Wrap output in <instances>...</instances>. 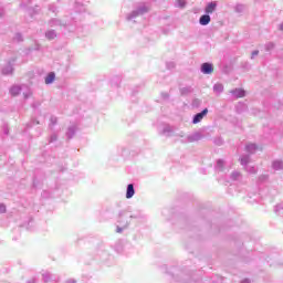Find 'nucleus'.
<instances>
[{
	"instance_id": "nucleus-1",
	"label": "nucleus",
	"mask_w": 283,
	"mask_h": 283,
	"mask_svg": "<svg viewBox=\"0 0 283 283\" xmlns=\"http://www.w3.org/2000/svg\"><path fill=\"white\" fill-rule=\"evenodd\" d=\"M164 271H166L167 275H170L171 280L174 282H179V283H202V279L196 277V274H186L182 272V270L172 266L167 268V265L163 266Z\"/></svg>"
},
{
	"instance_id": "nucleus-2",
	"label": "nucleus",
	"mask_w": 283,
	"mask_h": 283,
	"mask_svg": "<svg viewBox=\"0 0 283 283\" xmlns=\"http://www.w3.org/2000/svg\"><path fill=\"white\" fill-rule=\"evenodd\" d=\"M116 223H117L116 233H123L125 229L129 228V224H132V217L129 216V207L118 212Z\"/></svg>"
},
{
	"instance_id": "nucleus-3",
	"label": "nucleus",
	"mask_w": 283,
	"mask_h": 283,
	"mask_svg": "<svg viewBox=\"0 0 283 283\" xmlns=\"http://www.w3.org/2000/svg\"><path fill=\"white\" fill-rule=\"evenodd\" d=\"M149 12V7L147 4L140 3L139 6L136 7L135 10L126 14V21H134V19H138V17H143L144 14H147Z\"/></svg>"
},
{
	"instance_id": "nucleus-4",
	"label": "nucleus",
	"mask_w": 283,
	"mask_h": 283,
	"mask_svg": "<svg viewBox=\"0 0 283 283\" xmlns=\"http://www.w3.org/2000/svg\"><path fill=\"white\" fill-rule=\"evenodd\" d=\"M30 3H32V0H23L20 3V8H22L23 10H27V14H29V17L34 18L36 17V14H39L41 8H39V6H35L34 8L32 7H28L30 6Z\"/></svg>"
},
{
	"instance_id": "nucleus-5",
	"label": "nucleus",
	"mask_w": 283,
	"mask_h": 283,
	"mask_svg": "<svg viewBox=\"0 0 283 283\" xmlns=\"http://www.w3.org/2000/svg\"><path fill=\"white\" fill-rule=\"evenodd\" d=\"M14 63H17V57H11L7 65L2 67L3 76H11L14 74Z\"/></svg>"
},
{
	"instance_id": "nucleus-6",
	"label": "nucleus",
	"mask_w": 283,
	"mask_h": 283,
	"mask_svg": "<svg viewBox=\"0 0 283 283\" xmlns=\"http://www.w3.org/2000/svg\"><path fill=\"white\" fill-rule=\"evenodd\" d=\"M69 25H72V23L66 20H61L57 18H52L51 20H49L50 28H69Z\"/></svg>"
},
{
	"instance_id": "nucleus-7",
	"label": "nucleus",
	"mask_w": 283,
	"mask_h": 283,
	"mask_svg": "<svg viewBox=\"0 0 283 283\" xmlns=\"http://www.w3.org/2000/svg\"><path fill=\"white\" fill-rule=\"evenodd\" d=\"M95 251H96V255H98L101 260H107V258L109 256V252L107 251V245L103 242L96 247Z\"/></svg>"
},
{
	"instance_id": "nucleus-8",
	"label": "nucleus",
	"mask_w": 283,
	"mask_h": 283,
	"mask_svg": "<svg viewBox=\"0 0 283 283\" xmlns=\"http://www.w3.org/2000/svg\"><path fill=\"white\" fill-rule=\"evenodd\" d=\"M207 114H209V108H203L201 112L196 113L192 116V125H198V123H202V119L205 118V116H207Z\"/></svg>"
},
{
	"instance_id": "nucleus-9",
	"label": "nucleus",
	"mask_w": 283,
	"mask_h": 283,
	"mask_svg": "<svg viewBox=\"0 0 283 283\" xmlns=\"http://www.w3.org/2000/svg\"><path fill=\"white\" fill-rule=\"evenodd\" d=\"M201 74H213V63L211 62H203L200 65Z\"/></svg>"
},
{
	"instance_id": "nucleus-10",
	"label": "nucleus",
	"mask_w": 283,
	"mask_h": 283,
	"mask_svg": "<svg viewBox=\"0 0 283 283\" xmlns=\"http://www.w3.org/2000/svg\"><path fill=\"white\" fill-rule=\"evenodd\" d=\"M130 220H145V213L142 210H132L129 207Z\"/></svg>"
},
{
	"instance_id": "nucleus-11",
	"label": "nucleus",
	"mask_w": 283,
	"mask_h": 283,
	"mask_svg": "<svg viewBox=\"0 0 283 283\" xmlns=\"http://www.w3.org/2000/svg\"><path fill=\"white\" fill-rule=\"evenodd\" d=\"M205 136L200 132H195L187 136L188 143H198V140H202Z\"/></svg>"
},
{
	"instance_id": "nucleus-12",
	"label": "nucleus",
	"mask_w": 283,
	"mask_h": 283,
	"mask_svg": "<svg viewBox=\"0 0 283 283\" xmlns=\"http://www.w3.org/2000/svg\"><path fill=\"white\" fill-rule=\"evenodd\" d=\"M230 94H232L233 98H244L247 91L244 88H233L230 91Z\"/></svg>"
},
{
	"instance_id": "nucleus-13",
	"label": "nucleus",
	"mask_w": 283,
	"mask_h": 283,
	"mask_svg": "<svg viewBox=\"0 0 283 283\" xmlns=\"http://www.w3.org/2000/svg\"><path fill=\"white\" fill-rule=\"evenodd\" d=\"M217 8H218V2H216V1L208 2L205 8V13L213 14V12H216Z\"/></svg>"
},
{
	"instance_id": "nucleus-14",
	"label": "nucleus",
	"mask_w": 283,
	"mask_h": 283,
	"mask_svg": "<svg viewBox=\"0 0 283 283\" xmlns=\"http://www.w3.org/2000/svg\"><path fill=\"white\" fill-rule=\"evenodd\" d=\"M136 196V188H134V184H128L126 187V198L127 200H132Z\"/></svg>"
},
{
	"instance_id": "nucleus-15",
	"label": "nucleus",
	"mask_w": 283,
	"mask_h": 283,
	"mask_svg": "<svg viewBox=\"0 0 283 283\" xmlns=\"http://www.w3.org/2000/svg\"><path fill=\"white\" fill-rule=\"evenodd\" d=\"M43 282H59V277L50 272L42 274Z\"/></svg>"
},
{
	"instance_id": "nucleus-16",
	"label": "nucleus",
	"mask_w": 283,
	"mask_h": 283,
	"mask_svg": "<svg viewBox=\"0 0 283 283\" xmlns=\"http://www.w3.org/2000/svg\"><path fill=\"white\" fill-rule=\"evenodd\" d=\"M65 135H66L67 140H72V138H74V136H76V126H74V125L69 126Z\"/></svg>"
},
{
	"instance_id": "nucleus-17",
	"label": "nucleus",
	"mask_w": 283,
	"mask_h": 283,
	"mask_svg": "<svg viewBox=\"0 0 283 283\" xmlns=\"http://www.w3.org/2000/svg\"><path fill=\"white\" fill-rule=\"evenodd\" d=\"M200 25H209L211 23V15L205 13L199 18Z\"/></svg>"
},
{
	"instance_id": "nucleus-18",
	"label": "nucleus",
	"mask_w": 283,
	"mask_h": 283,
	"mask_svg": "<svg viewBox=\"0 0 283 283\" xmlns=\"http://www.w3.org/2000/svg\"><path fill=\"white\" fill-rule=\"evenodd\" d=\"M54 81H56V74L54 72H50L49 74H46L44 78L45 85H52Z\"/></svg>"
},
{
	"instance_id": "nucleus-19",
	"label": "nucleus",
	"mask_w": 283,
	"mask_h": 283,
	"mask_svg": "<svg viewBox=\"0 0 283 283\" xmlns=\"http://www.w3.org/2000/svg\"><path fill=\"white\" fill-rule=\"evenodd\" d=\"M272 169H274V171H282L283 161L281 159L273 160L272 161Z\"/></svg>"
},
{
	"instance_id": "nucleus-20",
	"label": "nucleus",
	"mask_w": 283,
	"mask_h": 283,
	"mask_svg": "<svg viewBox=\"0 0 283 283\" xmlns=\"http://www.w3.org/2000/svg\"><path fill=\"white\" fill-rule=\"evenodd\" d=\"M181 96H189V94H193V88L191 86H184L179 88Z\"/></svg>"
},
{
	"instance_id": "nucleus-21",
	"label": "nucleus",
	"mask_w": 283,
	"mask_h": 283,
	"mask_svg": "<svg viewBox=\"0 0 283 283\" xmlns=\"http://www.w3.org/2000/svg\"><path fill=\"white\" fill-rule=\"evenodd\" d=\"M21 86L19 85H12L9 90V93L11 94V96H19V94H21Z\"/></svg>"
},
{
	"instance_id": "nucleus-22",
	"label": "nucleus",
	"mask_w": 283,
	"mask_h": 283,
	"mask_svg": "<svg viewBox=\"0 0 283 283\" xmlns=\"http://www.w3.org/2000/svg\"><path fill=\"white\" fill-rule=\"evenodd\" d=\"M239 160L242 167H248L249 163H251V155H243L239 158Z\"/></svg>"
},
{
	"instance_id": "nucleus-23",
	"label": "nucleus",
	"mask_w": 283,
	"mask_h": 283,
	"mask_svg": "<svg viewBox=\"0 0 283 283\" xmlns=\"http://www.w3.org/2000/svg\"><path fill=\"white\" fill-rule=\"evenodd\" d=\"M56 36H57V34L54 29L48 30L45 32V39H48V41H54V39H56Z\"/></svg>"
},
{
	"instance_id": "nucleus-24",
	"label": "nucleus",
	"mask_w": 283,
	"mask_h": 283,
	"mask_svg": "<svg viewBox=\"0 0 283 283\" xmlns=\"http://www.w3.org/2000/svg\"><path fill=\"white\" fill-rule=\"evenodd\" d=\"M161 134H164V136H174V127L171 125H165Z\"/></svg>"
},
{
	"instance_id": "nucleus-25",
	"label": "nucleus",
	"mask_w": 283,
	"mask_h": 283,
	"mask_svg": "<svg viewBox=\"0 0 283 283\" xmlns=\"http://www.w3.org/2000/svg\"><path fill=\"white\" fill-rule=\"evenodd\" d=\"M214 94H222V92H224V85L222 83H216L212 87Z\"/></svg>"
},
{
	"instance_id": "nucleus-26",
	"label": "nucleus",
	"mask_w": 283,
	"mask_h": 283,
	"mask_svg": "<svg viewBox=\"0 0 283 283\" xmlns=\"http://www.w3.org/2000/svg\"><path fill=\"white\" fill-rule=\"evenodd\" d=\"M75 12H85V4L81 0L75 1Z\"/></svg>"
},
{
	"instance_id": "nucleus-27",
	"label": "nucleus",
	"mask_w": 283,
	"mask_h": 283,
	"mask_svg": "<svg viewBox=\"0 0 283 283\" xmlns=\"http://www.w3.org/2000/svg\"><path fill=\"white\" fill-rule=\"evenodd\" d=\"M214 170L218 172L224 171V159H218L214 166Z\"/></svg>"
},
{
	"instance_id": "nucleus-28",
	"label": "nucleus",
	"mask_w": 283,
	"mask_h": 283,
	"mask_svg": "<svg viewBox=\"0 0 283 283\" xmlns=\"http://www.w3.org/2000/svg\"><path fill=\"white\" fill-rule=\"evenodd\" d=\"M245 151L248 154H255V151H258V144H248V145H245Z\"/></svg>"
},
{
	"instance_id": "nucleus-29",
	"label": "nucleus",
	"mask_w": 283,
	"mask_h": 283,
	"mask_svg": "<svg viewBox=\"0 0 283 283\" xmlns=\"http://www.w3.org/2000/svg\"><path fill=\"white\" fill-rule=\"evenodd\" d=\"M101 216L104 220H108V218H112V216H114V211L106 209L101 212Z\"/></svg>"
},
{
	"instance_id": "nucleus-30",
	"label": "nucleus",
	"mask_w": 283,
	"mask_h": 283,
	"mask_svg": "<svg viewBox=\"0 0 283 283\" xmlns=\"http://www.w3.org/2000/svg\"><path fill=\"white\" fill-rule=\"evenodd\" d=\"M244 4L242 3H237L234 6V12H237V14H242L244 12Z\"/></svg>"
},
{
	"instance_id": "nucleus-31",
	"label": "nucleus",
	"mask_w": 283,
	"mask_h": 283,
	"mask_svg": "<svg viewBox=\"0 0 283 283\" xmlns=\"http://www.w3.org/2000/svg\"><path fill=\"white\" fill-rule=\"evenodd\" d=\"M34 125H40V123L35 118H32L30 120V123L27 124L25 132H28V129H32V127H34Z\"/></svg>"
},
{
	"instance_id": "nucleus-32",
	"label": "nucleus",
	"mask_w": 283,
	"mask_h": 283,
	"mask_svg": "<svg viewBox=\"0 0 283 283\" xmlns=\"http://www.w3.org/2000/svg\"><path fill=\"white\" fill-rule=\"evenodd\" d=\"M268 180H269V175H261L259 176L256 184L264 185V182H266Z\"/></svg>"
},
{
	"instance_id": "nucleus-33",
	"label": "nucleus",
	"mask_w": 283,
	"mask_h": 283,
	"mask_svg": "<svg viewBox=\"0 0 283 283\" xmlns=\"http://www.w3.org/2000/svg\"><path fill=\"white\" fill-rule=\"evenodd\" d=\"M49 12H53V14H59V7H56V4L54 3L49 4Z\"/></svg>"
},
{
	"instance_id": "nucleus-34",
	"label": "nucleus",
	"mask_w": 283,
	"mask_h": 283,
	"mask_svg": "<svg viewBox=\"0 0 283 283\" xmlns=\"http://www.w3.org/2000/svg\"><path fill=\"white\" fill-rule=\"evenodd\" d=\"M272 50H275V43L273 42L265 43V52H272Z\"/></svg>"
},
{
	"instance_id": "nucleus-35",
	"label": "nucleus",
	"mask_w": 283,
	"mask_h": 283,
	"mask_svg": "<svg viewBox=\"0 0 283 283\" xmlns=\"http://www.w3.org/2000/svg\"><path fill=\"white\" fill-rule=\"evenodd\" d=\"M244 109H247V104L239 103V105L237 106V113L242 114V112H244Z\"/></svg>"
},
{
	"instance_id": "nucleus-36",
	"label": "nucleus",
	"mask_w": 283,
	"mask_h": 283,
	"mask_svg": "<svg viewBox=\"0 0 283 283\" xmlns=\"http://www.w3.org/2000/svg\"><path fill=\"white\" fill-rule=\"evenodd\" d=\"M56 123H59V118L54 115H52L50 117V128L52 129V127H54V125H56Z\"/></svg>"
},
{
	"instance_id": "nucleus-37",
	"label": "nucleus",
	"mask_w": 283,
	"mask_h": 283,
	"mask_svg": "<svg viewBox=\"0 0 283 283\" xmlns=\"http://www.w3.org/2000/svg\"><path fill=\"white\" fill-rule=\"evenodd\" d=\"M56 140H59V135H56V133H53V134L49 137V145H52V143H56Z\"/></svg>"
},
{
	"instance_id": "nucleus-38",
	"label": "nucleus",
	"mask_w": 283,
	"mask_h": 283,
	"mask_svg": "<svg viewBox=\"0 0 283 283\" xmlns=\"http://www.w3.org/2000/svg\"><path fill=\"white\" fill-rule=\"evenodd\" d=\"M112 85H114L115 87H119L120 85V77L119 76H115L112 81H111Z\"/></svg>"
},
{
	"instance_id": "nucleus-39",
	"label": "nucleus",
	"mask_w": 283,
	"mask_h": 283,
	"mask_svg": "<svg viewBox=\"0 0 283 283\" xmlns=\"http://www.w3.org/2000/svg\"><path fill=\"white\" fill-rule=\"evenodd\" d=\"M245 171H248V174H258V169H255L254 166H245Z\"/></svg>"
},
{
	"instance_id": "nucleus-40",
	"label": "nucleus",
	"mask_w": 283,
	"mask_h": 283,
	"mask_svg": "<svg viewBox=\"0 0 283 283\" xmlns=\"http://www.w3.org/2000/svg\"><path fill=\"white\" fill-rule=\"evenodd\" d=\"M14 41H17L18 43H21V42H23V34H21V32H18V33H15V35H14Z\"/></svg>"
},
{
	"instance_id": "nucleus-41",
	"label": "nucleus",
	"mask_w": 283,
	"mask_h": 283,
	"mask_svg": "<svg viewBox=\"0 0 283 283\" xmlns=\"http://www.w3.org/2000/svg\"><path fill=\"white\" fill-rule=\"evenodd\" d=\"M240 176H242L240 174V171H233L230 176L231 180H239L240 179Z\"/></svg>"
},
{
	"instance_id": "nucleus-42",
	"label": "nucleus",
	"mask_w": 283,
	"mask_h": 283,
	"mask_svg": "<svg viewBox=\"0 0 283 283\" xmlns=\"http://www.w3.org/2000/svg\"><path fill=\"white\" fill-rule=\"evenodd\" d=\"M0 213H8V207L6 203H0Z\"/></svg>"
},
{
	"instance_id": "nucleus-43",
	"label": "nucleus",
	"mask_w": 283,
	"mask_h": 283,
	"mask_svg": "<svg viewBox=\"0 0 283 283\" xmlns=\"http://www.w3.org/2000/svg\"><path fill=\"white\" fill-rule=\"evenodd\" d=\"M178 8H185L187 6V0H177Z\"/></svg>"
},
{
	"instance_id": "nucleus-44",
	"label": "nucleus",
	"mask_w": 283,
	"mask_h": 283,
	"mask_svg": "<svg viewBox=\"0 0 283 283\" xmlns=\"http://www.w3.org/2000/svg\"><path fill=\"white\" fill-rule=\"evenodd\" d=\"M166 67H167V70H174V67H176V63H174V62H167V63H166Z\"/></svg>"
},
{
	"instance_id": "nucleus-45",
	"label": "nucleus",
	"mask_w": 283,
	"mask_h": 283,
	"mask_svg": "<svg viewBox=\"0 0 283 283\" xmlns=\"http://www.w3.org/2000/svg\"><path fill=\"white\" fill-rule=\"evenodd\" d=\"M39 187V179L36 177H33L32 188L36 189Z\"/></svg>"
},
{
	"instance_id": "nucleus-46",
	"label": "nucleus",
	"mask_w": 283,
	"mask_h": 283,
	"mask_svg": "<svg viewBox=\"0 0 283 283\" xmlns=\"http://www.w3.org/2000/svg\"><path fill=\"white\" fill-rule=\"evenodd\" d=\"M161 98H163V101H169V93L163 92L161 93Z\"/></svg>"
},
{
	"instance_id": "nucleus-47",
	"label": "nucleus",
	"mask_w": 283,
	"mask_h": 283,
	"mask_svg": "<svg viewBox=\"0 0 283 283\" xmlns=\"http://www.w3.org/2000/svg\"><path fill=\"white\" fill-rule=\"evenodd\" d=\"M192 107H200V99L195 98V99L192 101Z\"/></svg>"
},
{
	"instance_id": "nucleus-48",
	"label": "nucleus",
	"mask_w": 283,
	"mask_h": 283,
	"mask_svg": "<svg viewBox=\"0 0 283 283\" xmlns=\"http://www.w3.org/2000/svg\"><path fill=\"white\" fill-rule=\"evenodd\" d=\"M2 130H3L4 136H8L10 134V128H8V126H6V125L3 126Z\"/></svg>"
},
{
	"instance_id": "nucleus-49",
	"label": "nucleus",
	"mask_w": 283,
	"mask_h": 283,
	"mask_svg": "<svg viewBox=\"0 0 283 283\" xmlns=\"http://www.w3.org/2000/svg\"><path fill=\"white\" fill-rule=\"evenodd\" d=\"M258 54H260V51H259V50L252 51L251 59H255V56H258Z\"/></svg>"
},
{
	"instance_id": "nucleus-50",
	"label": "nucleus",
	"mask_w": 283,
	"mask_h": 283,
	"mask_svg": "<svg viewBox=\"0 0 283 283\" xmlns=\"http://www.w3.org/2000/svg\"><path fill=\"white\" fill-rule=\"evenodd\" d=\"M6 14V9L3 7H0V19Z\"/></svg>"
},
{
	"instance_id": "nucleus-51",
	"label": "nucleus",
	"mask_w": 283,
	"mask_h": 283,
	"mask_svg": "<svg viewBox=\"0 0 283 283\" xmlns=\"http://www.w3.org/2000/svg\"><path fill=\"white\" fill-rule=\"evenodd\" d=\"M66 283H76V280H74V279H69V280L66 281Z\"/></svg>"
},
{
	"instance_id": "nucleus-52",
	"label": "nucleus",
	"mask_w": 283,
	"mask_h": 283,
	"mask_svg": "<svg viewBox=\"0 0 283 283\" xmlns=\"http://www.w3.org/2000/svg\"><path fill=\"white\" fill-rule=\"evenodd\" d=\"M241 283H251V280L244 279V280L241 281Z\"/></svg>"
},
{
	"instance_id": "nucleus-53",
	"label": "nucleus",
	"mask_w": 283,
	"mask_h": 283,
	"mask_svg": "<svg viewBox=\"0 0 283 283\" xmlns=\"http://www.w3.org/2000/svg\"><path fill=\"white\" fill-rule=\"evenodd\" d=\"M27 283H36V279H31V280L27 281Z\"/></svg>"
},
{
	"instance_id": "nucleus-54",
	"label": "nucleus",
	"mask_w": 283,
	"mask_h": 283,
	"mask_svg": "<svg viewBox=\"0 0 283 283\" xmlns=\"http://www.w3.org/2000/svg\"><path fill=\"white\" fill-rule=\"evenodd\" d=\"M279 30L283 32V22L279 25Z\"/></svg>"
},
{
	"instance_id": "nucleus-55",
	"label": "nucleus",
	"mask_w": 283,
	"mask_h": 283,
	"mask_svg": "<svg viewBox=\"0 0 283 283\" xmlns=\"http://www.w3.org/2000/svg\"><path fill=\"white\" fill-rule=\"evenodd\" d=\"M217 145H222V143H220V142H217Z\"/></svg>"
},
{
	"instance_id": "nucleus-56",
	"label": "nucleus",
	"mask_w": 283,
	"mask_h": 283,
	"mask_svg": "<svg viewBox=\"0 0 283 283\" xmlns=\"http://www.w3.org/2000/svg\"><path fill=\"white\" fill-rule=\"evenodd\" d=\"M195 230H196V228H191V229H190V231H195Z\"/></svg>"
},
{
	"instance_id": "nucleus-57",
	"label": "nucleus",
	"mask_w": 283,
	"mask_h": 283,
	"mask_svg": "<svg viewBox=\"0 0 283 283\" xmlns=\"http://www.w3.org/2000/svg\"><path fill=\"white\" fill-rule=\"evenodd\" d=\"M136 92H137V91H133V94L136 95Z\"/></svg>"
}]
</instances>
